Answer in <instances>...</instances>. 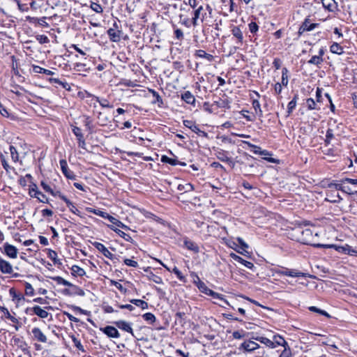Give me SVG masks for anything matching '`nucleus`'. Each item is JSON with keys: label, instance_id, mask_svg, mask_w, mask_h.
<instances>
[{"label": "nucleus", "instance_id": "obj_63", "mask_svg": "<svg viewBox=\"0 0 357 357\" xmlns=\"http://www.w3.org/2000/svg\"><path fill=\"white\" fill-rule=\"evenodd\" d=\"M93 213L97 215H99L103 218H107V215H108V213L104 212V211H102L100 210H98V209H96V211H93Z\"/></svg>", "mask_w": 357, "mask_h": 357}, {"label": "nucleus", "instance_id": "obj_11", "mask_svg": "<svg viewBox=\"0 0 357 357\" xmlns=\"http://www.w3.org/2000/svg\"><path fill=\"white\" fill-rule=\"evenodd\" d=\"M34 187L35 188H32L29 192L31 196L37 198L40 202L47 203V197L43 192L36 189V185H34Z\"/></svg>", "mask_w": 357, "mask_h": 357}, {"label": "nucleus", "instance_id": "obj_57", "mask_svg": "<svg viewBox=\"0 0 357 357\" xmlns=\"http://www.w3.org/2000/svg\"><path fill=\"white\" fill-rule=\"evenodd\" d=\"M249 146H250L251 148H252V151L255 153V154H259L260 155V151H261V148L257 146H255L254 144H250V142H245Z\"/></svg>", "mask_w": 357, "mask_h": 357}, {"label": "nucleus", "instance_id": "obj_33", "mask_svg": "<svg viewBox=\"0 0 357 357\" xmlns=\"http://www.w3.org/2000/svg\"><path fill=\"white\" fill-rule=\"evenodd\" d=\"M185 245L188 250H192L195 252H199L198 245L192 241H185Z\"/></svg>", "mask_w": 357, "mask_h": 357}, {"label": "nucleus", "instance_id": "obj_12", "mask_svg": "<svg viewBox=\"0 0 357 357\" xmlns=\"http://www.w3.org/2000/svg\"><path fill=\"white\" fill-rule=\"evenodd\" d=\"M0 311H1L3 313L6 318L10 319L13 323H14L15 324V325H14V327L16 331H18L20 328V326L18 325L19 324L18 319L17 318L14 317L13 316H12L10 314L8 310L5 307L0 306Z\"/></svg>", "mask_w": 357, "mask_h": 357}, {"label": "nucleus", "instance_id": "obj_59", "mask_svg": "<svg viewBox=\"0 0 357 357\" xmlns=\"http://www.w3.org/2000/svg\"><path fill=\"white\" fill-rule=\"evenodd\" d=\"M124 263L127 265V266H131V267H137L138 264L137 261L132 260V259H126L124 260Z\"/></svg>", "mask_w": 357, "mask_h": 357}, {"label": "nucleus", "instance_id": "obj_37", "mask_svg": "<svg viewBox=\"0 0 357 357\" xmlns=\"http://www.w3.org/2000/svg\"><path fill=\"white\" fill-rule=\"evenodd\" d=\"M335 2L334 0H322V5L329 10H333L335 8Z\"/></svg>", "mask_w": 357, "mask_h": 357}, {"label": "nucleus", "instance_id": "obj_16", "mask_svg": "<svg viewBox=\"0 0 357 357\" xmlns=\"http://www.w3.org/2000/svg\"><path fill=\"white\" fill-rule=\"evenodd\" d=\"M0 270L3 273L10 274L13 272V267L8 261L0 259Z\"/></svg>", "mask_w": 357, "mask_h": 357}, {"label": "nucleus", "instance_id": "obj_40", "mask_svg": "<svg viewBox=\"0 0 357 357\" xmlns=\"http://www.w3.org/2000/svg\"><path fill=\"white\" fill-rule=\"evenodd\" d=\"M90 8L97 13H102L103 11L102 6L98 3L92 2L91 3Z\"/></svg>", "mask_w": 357, "mask_h": 357}, {"label": "nucleus", "instance_id": "obj_7", "mask_svg": "<svg viewBox=\"0 0 357 357\" xmlns=\"http://www.w3.org/2000/svg\"><path fill=\"white\" fill-rule=\"evenodd\" d=\"M116 327L119 329L130 333L134 336L133 331L131 326V324L126 321L120 320L114 322Z\"/></svg>", "mask_w": 357, "mask_h": 357}, {"label": "nucleus", "instance_id": "obj_24", "mask_svg": "<svg viewBox=\"0 0 357 357\" xmlns=\"http://www.w3.org/2000/svg\"><path fill=\"white\" fill-rule=\"evenodd\" d=\"M67 287H69L70 288L72 296L77 295L80 296H84L85 295V293L83 289L72 284L71 282H70V285H68Z\"/></svg>", "mask_w": 357, "mask_h": 357}, {"label": "nucleus", "instance_id": "obj_53", "mask_svg": "<svg viewBox=\"0 0 357 357\" xmlns=\"http://www.w3.org/2000/svg\"><path fill=\"white\" fill-rule=\"evenodd\" d=\"M72 340L75 344V346L81 351H84V347L82 345L80 341L74 335L71 336Z\"/></svg>", "mask_w": 357, "mask_h": 357}, {"label": "nucleus", "instance_id": "obj_38", "mask_svg": "<svg viewBox=\"0 0 357 357\" xmlns=\"http://www.w3.org/2000/svg\"><path fill=\"white\" fill-rule=\"evenodd\" d=\"M50 278L52 280H54L55 282H56V283L58 284H62L64 286L70 285V282H68V280L63 279V278H61L60 276L51 277Z\"/></svg>", "mask_w": 357, "mask_h": 357}, {"label": "nucleus", "instance_id": "obj_42", "mask_svg": "<svg viewBox=\"0 0 357 357\" xmlns=\"http://www.w3.org/2000/svg\"><path fill=\"white\" fill-rule=\"evenodd\" d=\"M143 318L145 321H149L150 323H153L155 321V315L151 312H146L144 314H143Z\"/></svg>", "mask_w": 357, "mask_h": 357}, {"label": "nucleus", "instance_id": "obj_31", "mask_svg": "<svg viewBox=\"0 0 357 357\" xmlns=\"http://www.w3.org/2000/svg\"><path fill=\"white\" fill-rule=\"evenodd\" d=\"M330 50L333 54H342L343 53V48L337 43H333L330 47Z\"/></svg>", "mask_w": 357, "mask_h": 357}, {"label": "nucleus", "instance_id": "obj_43", "mask_svg": "<svg viewBox=\"0 0 357 357\" xmlns=\"http://www.w3.org/2000/svg\"><path fill=\"white\" fill-rule=\"evenodd\" d=\"M25 294L30 296L34 295V289L32 285L29 282H25Z\"/></svg>", "mask_w": 357, "mask_h": 357}, {"label": "nucleus", "instance_id": "obj_62", "mask_svg": "<svg viewBox=\"0 0 357 357\" xmlns=\"http://www.w3.org/2000/svg\"><path fill=\"white\" fill-rule=\"evenodd\" d=\"M342 183H349L350 184H352L354 185L357 186V179H353L349 178H345L341 181Z\"/></svg>", "mask_w": 357, "mask_h": 357}, {"label": "nucleus", "instance_id": "obj_25", "mask_svg": "<svg viewBox=\"0 0 357 357\" xmlns=\"http://www.w3.org/2000/svg\"><path fill=\"white\" fill-rule=\"evenodd\" d=\"M106 219H108L109 221L112 223L114 225L118 227H121L123 229H128V227L125 225L123 222H121V221H119V220H117L116 218H115L114 217L112 216V215H109L108 214L107 217Z\"/></svg>", "mask_w": 357, "mask_h": 357}, {"label": "nucleus", "instance_id": "obj_54", "mask_svg": "<svg viewBox=\"0 0 357 357\" xmlns=\"http://www.w3.org/2000/svg\"><path fill=\"white\" fill-rule=\"evenodd\" d=\"M179 190H185V192H188L193 190V185L191 183H186L185 185H179L178 187Z\"/></svg>", "mask_w": 357, "mask_h": 357}, {"label": "nucleus", "instance_id": "obj_13", "mask_svg": "<svg viewBox=\"0 0 357 357\" xmlns=\"http://www.w3.org/2000/svg\"><path fill=\"white\" fill-rule=\"evenodd\" d=\"M107 35L109 36L110 40L117 43L121 40V31L114 28H109L107 30Z\"/></svg>", "mask_w": 357, "mask_h": 357}, {"label": "nucleus", "instance_id": "obj_29", "mask_svg": "<svg viewBox=\"0 0 357 357\" xmlns=\"http://www.w3.org/2000/svg\"><path fill=\"white\" fill-rule=\"evenodd\" d=\"M297 98L298 96H295L294 98L288 103L287 116H289L291 114L293 110L295 109L297 103Z\"/></svg>", "mask_w": 357, "mask_h": 357}, {"label": "nucleus", "instance_id": "obj_6", "mask_svg": "<svg viewBox=\"0 0 357 357\" xmlns=\"http://www.w3.org/2000/svg\"><path fill=\"white\" fill-rule=\"evenodd\" d=\"M183 123L186 128H188L192 132L200 135L206 136V133L201 130L195 122L190 120H184Z\"/></svg>", "mask_w": 357, "mask_h": 357}, {"label": "nucleus", "instance_id": "obj_64", "mask_svg": "<svg viewBox=\"0 0 357 357\" xmlns=\"http://www.w3.org/2000/svg\"><path fill=\"white\" fill-rule=\"evenodd\" d=\"M174 34H175L176 38L178 40H181L183 38V33L179 29H177L174 31Z\"/></svg>", "mask_w": 357, "mask_h": 357}, {"label": "nucleus", "instance_id": "obj_20", "mask_svg": "<svg viewBox=\"0 0 357 357\" xmlns=\"http://www.w3.org/2000/svg\"><path fill=\"white\" fill-rule=\"evenodd\" d=\"M252 339L259 341L261 343L265 344L266 346H267L268 347L275 348V343L273 342V341L269 340L267 337L257 336V337H252Z\"/></svg>", "mask_w": 357, "mask_h": 357}, {"label": "nucleus", "instance_id": "obj_23", "mask_svg": "<svg viewBox=\"0 0 357 357\" xmlns=\"http://www.w3.org/2000/svg\"><path fill=\"white\" fill-rule=\"evenodd\" d=\"M315 26V24H310L308 20H305L299 29V33L312 31L314 29Z\"/></svg>", "mask_w": 357, "mask_h": 357}, {"label": "nucleus", "instance_id": "obj_35", "mask_svg": "<svg viewBox=\"0 0 357 357\" xmlns=\"http://www.w3.org/2000/svg\"><path fill=\"white\" fill-rule=\"evenodd\" d=\"M48 257L52 260L54 264H61V262L60 259L57 258V253L52 250H50L48 252Z\"/></svg>", "mask_w": 357, "mask_h": 357}, {"label": "nucleus", "instance_id": "obj_36", "mask_svg": "<svg viewBox=\"0 0 357 357\" xmlns=\"http://www.w3.org/2000/svg\"><path fill=\"white\" fill-rule=\"evenodd\" d=\"M9 149H10V156H11L12 160L14 162H18V160H19V154H18V152L17 151L16 148L15 146H10Z\"/></svg>", "mask_w": 357, "mask_h": 357}, {"label": "nucleus", "instance_id": "obj_34", "mask_svg": "<svg viewBox=\"0 0 357 357\" xmlns=\"http://www.w3.org/2000/svg\"><path fill=\"white\" fill-rule=\"evenodd\" d=\"M130 303H133L136 306L141 307L142 310L148 308V303L140 299H132Z\"/></svg>", "mask_w": 357, "mask_h": 357}, {"label": "nucleus", "instance_id": "obj_39", "mask_svg": "<svg viewBox=\"0 0 357 357\" xmlns=\"http://www.w3.org/2000/svg\"><path fill=\"white\" fill-rule=\"evenodd\" d=\"M288 70L286 68H284L282 71V83L283 86H287L288 84Z\"/></svg>", "mask_w": 357, "mask_h": 357}, {"label": "nucleus", "instance_id": "obj_27", "mask_svg": "<svg viewBox=\"0 0 357 357\" xmlns=\"http://www.w3.org/2000/svg\"><path fill=\"white\" fill-rule=\"evenodd\" d=\"M273 341V342L275 343V347L278 345V346H282L283 347H286L288 345L287 342L285 341V340L281 337L280 335H274L273 336V340H272Z\"/></svg>", "mask_w": 357, "mask_h": 357}, {"label": "nucleus", "instance_id": "obj_8", "mask_svg": "<svg viewBox=\"0 0 357 357\" xmlns=\"http://www.w3.org/2000/svg\"><path fill=\"white\" fill-rule=\"evenodd\" d=\"M61 171L63 174L70 179H74L75 175L73 172H71L68 167V164L66 160H61L59 162Z\"/></svg>", "mask_w": 357, "mask_h": 357}, {"label": "nucleus", "instance_id": "obj_32", "mask_svg": "<svg viewBox=\"0 0 357 357\" xmlns=\"http://www.w3.org/2000/svg\"><path fill=\"white\" fill-rule=\"evenodd\" d=\"M72 274L77 276H83L86 274L85 271L77 265H73L71 268Z\"/></svg>", "mask_w": 357, "mask_h": 357}, {"label": "nucleus", "instance_id": "obj_56", "mask_svg": "<svg viewBox=\"0 0 357 357\" xmlns=\"http://www.w3.org/2000/svg\"><path fill=\"white\" fill-rule=\"evenodd\" d=\"M110 284L112 285H114L119 290H120L121 292H125L126 289H124L121 284H120L119 282L114 281V280H110Z\"/></svg>", "mask_w": 357, "mask_h": 357}, {"label": "nucleus", "instance_id": "obj_4", "mask_svg": "<svg viewBox=\"0 0 357 357\" xmlns=\"http://www.w3.org/2000/svg\"><path fill=\"white\" fill-rule=\"evenodd\" d=\"M93 245L105 257L112 259L114 257V255L109 251V250L101 243L94 242L93 243Z\"/></svg>", "mask_w": 357, "mask_h": 357}, {"label": "nucleus", "instance_id": "obj_3", "mask_svg": "<svg viewBox=\"0 0 357 357\" xmlns=\"http://www.w3.org/2000/svg\"><path fill=\"white\" fill-rule=\"evenodd\" d=\"M258 348H259V344L252 340L243 342L239 347L240 349H243L247 352H252Z\"/></svg>", "mask_w": 357, "mask_h": 357}, {"label": "nucleus", "instance_id": "obj_44", "mask_svg": "<svg viewBox=\"0 0 357 357\" xmlns=\"http://www.w3.org/2000/svg\"><path fill=\"white\" fill-rule=\"evenodd\" d=\"M97 102H99L101 107H107V108H112V105L109 104V101L104 98H97Z\"/></svg>", "mask_w": 357, "mask_h": 357}, {"label": "nucleus", "instance_id": "obj_45", "mask_svg": "<svg viewBox=\"0 0 357 357\" xmlns=\"http://www.w3.org/2000/svg\"><path fill=\"white\" fill-rule=\"evenodd\" d=\"M280 357H291V351L289 345L284 347Z\"/></svg>", "mask_w": 357, "mask_h": 357}, {"label": "nucleus", "instance_id": "obj_5", "mask_svg": "<svg viewBox=\"0 0 357 357\" xmlns=\"http://www.w3.org/2000/svg\"><path fill=\"white\" fill-rule=\"evenodd\" d=\"M3 250L5 254L12 259H15L17 257V249L13 245L8 243H4Z\"/></svg>", "mask_w": 357, "mask_h": 357}, {"label": "nucleus", "instance_id": "obj_46", "mask_svg": "<svg viewBox=\"0 0 357 357\" xmlns=\"http://www.w3.org/2000/svg\"><path fill=\"white\" fill-rule=\"evenodd\" d=\"M248 333L243 331H236L232 333V336L235 339H241L246 336Z\"/></svg>", "mask_w": 357, "mask_h": 357}, {"label": "nucleus", "instance_id": "obj_1", "mask_svg": "<svg viewBox=\"0 0 357 357\" xmlns=\"http://www.w3.org/2000/svg\"><path fill=\"white\" fill-rule=\"evenodd\" d=\"M318 248H334L338 252L347 254L349 255H357V251L352 249L351 246L347 244L344 245H336L333 244H317L314 245Z\"/></svg>", "mask_w": 357, "mask_h": 357}, {"label": "nucleus", "instance_id": "obj_52", "mask_svg": "<svg viewBox=\"0 0 357 357\" xmlns=\"http://www.w3.org/2000/svg\"><path fill=\"white\" fill-rule=\"evenodd\" d=\"M9 294L13 300L16 299L17 301H20L22 298V295L17 294L15 289L13 288L10 289Z\"/></svg>", "mask_w": 357, "mask_h": 357}, {"label": "nucleus", "instance_id": "obj_26", "mask_svg": "<svg viewBox=\"0 0 357 357\" xmlns=\"http://www.w3.org/2000/svg\"><path fill=\"white\" fill-rule=\"evenodd\" d=\"M111 229H112L114 231H115L119 236L122 237L123 239H125L126 241H131L132 238L131 236L125 233L124 231L119 229L118 228H116L114 226L110 227Z\"/></svg>", "mask_w": 357, "mask_h": 357}, {"label": "nucleus", "instance_id": "obj_49", "mask_svg": "<svg viewBox=\"0 0 357 357\" xmlns=\"http://www.w3.org/2000/svg\"><path fill=\"white\" fill-rule=\"evenodd\" d=\"M172 271L176 275L178 279H179L181 281H183V282L185 281V276L182 274V273L176 266L174 267V268L172 269Z\"/></svg>", "mask_w": 357, "mask_h": 357}, {"label": "nucleus", "instance_id": "obj_51", "mask_svg": "<svg viewBox=\"0 0 357 357\" xmlns=\"http://www.w3.org/2000/svg\"><path fill=\"white\" fill-rule=\"evenodd\" d=\"M68 207L73 213L79 217H82L80 211L77 209L74 203L71 202V204L69 206H68Z\"/></svg>", "mask_w": 357, "mask_h": 357}, {"label": "nucleus", "instance_id": "obj_21", "mask_svg": "<svg viewBox=\"0 0 357 357\" xmlns=\"http://www.w3.org/2000/svg\"><path fill=\"white\" fill-rule=\"evenodd\" d=\"M253 93L256 96L257 98H255L254 96H251L252 98V107L255 110L256 113H259L260 114H262V111L261 109V105L257 100L258 98H259V94L257 91H253Z\"/></svg>", "mask_w": 357, "mask_h": 357}, {"label": "nucleus", "instance_id": "obj_48", "mask_svg": "<svg viewBox=\"0 0 357 357\" xmlns=\"http://www.w3.org/2000/svg\"><path fill=\"white\" fill-rule=\"evenodd\" d=\"M309 310L311 311V312H317V313H319L322 315H324L327 317H329L330 315L328 314V313L324 310H322L321 309H319L317 308V307H314V306H311L309 307Z\"/></svg>", "mask_w": 357, "mask_h": 357}, {"label": "nucleus", "instance_id": "obj_30", "mask_svg": "<svg viewBox=\"0 0 357 357\" xmlns=\"http://www.w3.org/2000/svg\"><path fill=\"white\" fill-rule=\"evenodd\" d=\"M282 274L293 278L304 276V273L296 271V270H285L282 272Z\"/></svg>", "mask_w": 357, "mask_h": 357}, {"label": "nucleus", "instance_id": "obj_15", "mask_svg": "<svg viewBox=\"0 0 357 357\" xmlns=\"http://www.w3.org/2000/svg\"><path fill=\"white\" fill-rule=\"evenodd\" d=\"M32 333L35 339L40 342H46L47 339L46 335L42 332V331L37 327H35L32 329Z\"/></svg>", "mask_w": 357, "mask_h": 357}, {"label": "nucleus", "instance_id": "obj_14", "mask_svg": "<svg viewBox=\"0 0 357 357\" xmlns=\"http://www.w3.org/2000/svg\"><path fill=\"white\" fill-rule=\"evenodd\" d=\"M229 256L234 260L241 263V264H243L244 266L249 269H252V268L254 267V264L252 262L243 259L242 257H239L238 255H236L234 252L230 253Z\"/></svg>", "mask_w": 357, "mask_h": 357}, {"label": "nucleus", "instance_id": "obj_17", "mask_svg": "<svg viewBox=\"0 0 357 357\" xmlns=\"http://www.w3.org/2000/svg\"><path fill=\"white\" fill-rule=\"evenodd\" d=\"M232 35L237 39V44L242 45L243 36L241 30L238 26H234L231 29Z\"/></svg>", "mask_w": 357, "mask_h": 357}, {"label": "nucleus", "instance_id": "obj_18", "mask_svg": "<svg viewBox=\"0 0 357 357\" xmlns=\"http://www.w3.org/2000/svg\"><path fill=\"white\" fill-rule=\"evenodd\" d=\"M181 99L190 105H195V98L189 91H186L181 94Z\"/></svg>", "mask_w": 357, "mask_h": 357}, {"label": "nucleus", "instance_id": "obj_2", "mask_svg": "<svg viewBox=\"0 0 357 357\" xmlns=\"http://www.w3.org/2000/svg\"><path fill=\"white\" fill-rule=\"evenodd\" d=\"M199 291L206 295L211 296L215 298H219L221 300H223L224 302L227 304H228V302L226 300H224L222 298V296L218 293H216L213 291V290L210 289L207 287V286L205 284V283H199Z\"/></svg>", "mask_w": 357, "mask_h": 357}, {"label": "nucleus", "instance_id": "obj_9", "mask_svg": "<svg viewBox=\"0 0 357 357\" xmlns=\"http://www.w3.org/2000/svg\"><path fill=\"white\" fill-rule=\"evenodd\" d=\"M313 233L310 229H305L301 231V241L304 244L312 243Z\"/></svg>", "mask_w": 357, "mask_h": 357}, {"label": "nucleus", "instance_id": "obj_19", "mask_svg": "<svg viewBox=\"0 0 357 357\" xmlns=\"http://www.w3.org/2000/svg\"><path fill=\"white\" fill-rule=\"evenodd\" d=\"M33 312L40 318L45 319L49 316V312L41 308L39 305L32 307Z\"/></svg>", "mask_w": 357, "mask_h": 357}, {"label": "nucleus", "instance_id": "obj_61", "mask_svg": "<svg viewBox=\"0 0 357 357\" xmlns=\"http://www.w3.org/2000/svg\"><path fill=\"white\" fill-rule=\"evenodd\" d=\"M343 183H342V182H341V183H331L330 184H328V187L334 188L336 190H341Z\"/></svg>", "mask_w": 357, "mask_h": 357}, {"label": "nucleus", "instance_id": "obj_22", "mask_svg": "<svg viewBox=\"0 0 357 357\" xmlns=\"http://www.w3.org/2000/svg\"><path fill=\"white\" fill-rule=\"evenodd\" d=\"M342 199V197L338 193L331 192L326 194V200L331 203H337L340 202Z\"/></svg>", "mask_w": 357, "mask_h": 357}, {"label": "nucleus", "instance_id": "obj_55", "mask_svg": "<svg viewBox=\"0 0 357 357\" xmlns=\"http://www.w3.org/2000/svg\"><path fill=\"white\" fill-rule=\"evenodd\" d=\"M248 26L250 31L252 33H256L259 29L258 25L254 22H250Z\"/></svg>", "mask_w": 357, "mask_h": 357}, {"label": "nucleus", "instance_id": "obj_47", "mask_svg": "<svg viewBox=\"0 0 357 357\" xmlns=\"http://www.w3.org/2000/svg\"><path fill=\"white\" fill-rule=\"evenodd\" d=\"M334 138V134L332 129H328L326 135L325 142L326 144H329L332 139Z\"/></svg>", "mask_w": 357, "mask_h": 357}, {"label": "nucleus", "instance_id": "obj_10", "mask_svg": "<svg viewBox=\"0 0 357 357\" xmlns=\"http://www.w3.org/2000/svg\"><path fill=\"white\" fill-rule=\"evenodd\" d=\"M102 332L107 335L109 337L112 338H119L120 337V334L117 329L113 326H107L104 328H101Z\"/></svg>", "mask_w": 357, "mask_h": 357}, {"label": "nucleus", "instance_id": "obj_50", "mask_svg": "<svg viewBox=\"0 0 357 357\" xmlns=\"http://www.w3.org/2000/svg\"><path fill=\"white\" fill-rule=\"evenodd\" d=\"M73 132L76 136L77 140L84 137L82 130L78 127L74 126L73 128Z\"/></svg>", "mask_w": 357, "mask_h": 357}, {"label": "nucleus", "instance_id": "obj_60", "mask_svg": "<svg viewBox=\"0 0 357 357\" xmlns=\"http://www.w3.org/2000/svg\"><path fill=\"white\" fill-rule=\"evenodd\" d=\"M1 161L2 165H3V168L5 169V170L6 172H9L10 169V167L8 165V164L7 161L6 160L5 158L3 157V155L1 156Z\"/></svg>", "mask_w": 357, "mask_h": 357}, {"label": "nucleus", "instance_id": "obj_41", "mask_svg": "<svg viewBox=\"0 0 357 357\" xmlns=\"http://www.w3.org/2000/svg\"><path fill=\"white\" fill-rule=\"evenodd\" d=\"M323 61L322 57L321 56H313L310 60L309 63L314 64V65H319Z\"/></svg>", "mask_w": 357, "mask_h": 357}, {"label": "nucleus", "instance_id": "obj_58", "mask_svg": "<svg viewBox=\"0 0 357 357\" xmlns=\"http://www.w3.org/2000/svg\"><path fill=\"white\" fill-rule=\"evenodd\" d=\"M307 106L309 109H316V103L314 100L312 98H308L307 100Z\"/></svg>", "mask_w": 357, "mask_h": 357}, {"label": "nucleus", "instance_id": "obj_28", "mask_svg": "<svg viewBox=\"0 0 357 357\" xmlns=\"http://www.w3.org/2000/svg\"><path fill=\"white\" fill-rule=\"evenodd\" d=\"M195 56L200 58H204L208 61H211L213 59V56L211 54H207L204 50H197L195 52Z\"/></svg>", "mask_w": 357, "mask_h": 357}]
</instances>
